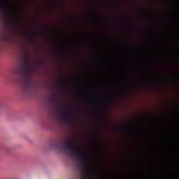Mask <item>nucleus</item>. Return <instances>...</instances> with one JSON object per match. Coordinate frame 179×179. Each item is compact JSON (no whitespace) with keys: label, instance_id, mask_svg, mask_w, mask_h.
<instances>
[{"label":"nucleus","instance_id":"1","mask_svg":"<svg viewBox=\"0 0 179 179\" xmlns=\"http://www.w3.org/2000/svg\"><path fill=\"white\" fill-rule=\"evenodd\" d=\"M23 69L24 71L23 73L24 78L21 83V86L25 94L33 96V94L36 93V85H34V83L31 81L30 72L34 69V66L30 64L28 59H24Z\"/></svg>","mask_w":179,"mask_h":179},{"label":"nucleus","instance_id":"2","mask_svg":"<svg viewBox=\"0 0 179 179\" xmlns=\"http://www.w3.org/2000/svg\"><path fill=\"white\" fill-rule=\"evenodd\" d=\"M64 149L66 150H69L71 153V155H73L78 160H80L81 163H83V166H85V167H90V162H89V157H87V155L86 154L83 153L78 148V144L75 143L71 139L68 140L64 143Z\"/></svg>","mask_w":179,"mask_h":179},{"label":"nucleus","instance_id":"3","mask_svg":"<svg viewBox=\"0 0 179 179\" xmlns=\"http://www.w3.org/2000/svg\"><path fill=\"white\" fill-rule=\"evenodd\" d=\"M62 120L64 122H68V121H71V120H72V113L69 110V107H67V108L63 111L62 115Z\"/></svg>","mask_w":179,"mask_h":179},{"label":"nucleus","instance_id":"4","mask_svg":"<svg viewBox=\"0 0 179 179\" xmlns=\"http://www.w3.org/2000/svg\"><path fill=\"white\" fill-rule=\"evenodd\" d=\"M49 103L53 106V107H57L58 106V101L57 100V98L52 97L49 99Z\"/></svg>","mask_w":179,"mask_h":179},{"label":"nucleus","instance_id":"5","mask_svg":"<svg viewBox=\"0 0 179 179\" xmlns=\"http://www.w3.org/2000/svg\"><path fill=\"white\" fill-rule=\"evenodd\" d=\"M89 178L94 179V171H93V169H92V168H90V171L89 173Z\"/></svg>","mask_w":179,"mask_h":179},{"label":"nucleus","instance_id":"6","mask_svg":"<svg viewBox=\"0 0 179 179\" xmlns=\"http://www.w3.org/2000/svg\"><path fill=\"white\" fill-rule=\"evenodd\" d=\"M8 24H15V23H17L16 20H10L7 22Z\"/></svg>","mask_w":179,"mask_h":179},{"label":"nucleus","instance_id":"7","mask_svg":"<svg viewBox=\"0 0 179 179\" xmlns=\"http://www.w3.org/2000/svg\"><path fill=\"white\" fill-rule=\"evenodd\" d=\"M28 38H29V40H31V35L29 36Z\"/></svg>","mask_w":179,"mask_h":179},{"label":"nucleus","instance_id":"8","mask_svg":"<svg viewBox=\"0 0 179 179\" xmlns=\"http://www.w3.org/2000/svg\"><path fill=\"white\" fill-rule=\"evenodd\" d=\"M62 89H64V87H64V85H62Z\"/></svg>","mask_w":179,"mask_h":179},{"label":"nucleus","instance_id":"9","mask_svg":"<svg viewBox=\"0 0 179 179\" xmlns=\"http://www.w3.org/2000/svg\"><path fill=\"white\" fill-rule=\"evenodd\" d=\"M178 23H179V21H178Z\"/></svg>","mask_w":179,"mask_h":179}]
</instances>
